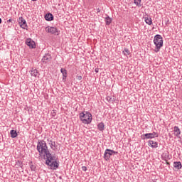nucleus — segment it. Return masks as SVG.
I'll list each match as a JSON object with an SVG mask.
<instances>
[{"label":"nucleus","mask_w":182,"mask_h":182,"mask_svg":"<svg viewBox=\"0 0 182 182\" xmlns=\"http://www.w3.org/2000/svg\"><path fill=\"white\" fill-rule=\"evenodd\" d=\"M0 23H2V18H0Z\"/></svg>","instance_id":"obj_33"},{"label":"nucleus","mask_w":182,"mask_h":182,"mask_svg":"<svg viewBox=\"0 0 182 182\" xmlns=\"http://www.w3.org/2000/svg\"><path fill=\"white\" fill-rule=\"evenodd\" d=\"M97 129L100 132H103L105 130V123L100 122L97 124Z\"/></svg>","instance_id":"obj_19"},{"label":"nucleus","mask_w":182,"mask_h":182,"mask_svg":"<svg viewBox=\"0 0 182 182\" xmlns=\"http://www.w3.org/2000/svg\"><path fill=\"white\" fill-rule=\"evenodd\" d=\"M9 22H12V19H9L8 21H7V23H9Z\"/></svg>","instance_id":"obj_30"},{"label":"nucleus","mask_w":182,"mask_h":182,"mask_svg":"<svg viewBox=\"0 0 182 182\" xmlns=\"http://www.w3.org/2000/svg\"><path fill=\"white\" fill-rule=\"evenodd\" d=\"M18 23L23 29H25V28L28 27V25L26 24V21L23 18V17H19Z\"/></svg>","instance_id":"obj_9"},{"label":"nucleus","mask_w":182,"mask_h":182,"mask_svg":"<svg viewBox=\"0 0 182 182\" xmlns=\"http://www.w3.org/2000/svg\"><path fill=\"white\" fill-rule=\"evenodd\" d=\"M29 166L31 171H35V170H36V166L33 164V162L31 161L29 163Z\"/></svg>","instance_id":"obj_23"},{"label":"nucleus","mask_w":182,"mask_h":182,"mask_svg":"<svg viewBox=\"0 0 182 182\" xmlns=\"http://www.w3.org/2000/svg\"><path fill=\"white\" fill-rule=\"evenodd\" d=\"M45 19L48 21H53V14L48 13L45 15Z\"/></svg>","instance_id":"obj_15"},{"label":"nucleus","mask_w":182,"mask_h":182,"mask_svg":"<svg viewBox=\"0 0 182 182\" xmlns=\"http://www.w3.org/2000/svg\"><path fill=\"white\" fill-rule=\"evenodd\" d=\"M48 144L50 146V149H52L53 150H54L53 147H56V143L52 140L49 141Z\"/></svg>","instance_id":"obj_22"},{"label":"nucleus","mask_w":182,"mask_h":182,"mask_svg":"<svg viewBox=\"0 0 182 182\" xmlns=\"http://www.w3.org/2000/svg\"><path fill=\"white\" fill-rule=\"evenodd\" d=\"M173 132H174V136L178 137V139H180V134H181V130H180V128H178V127L175 126L173 127Z\"/></svg>","instance_id":"obj_12"},{"label":"nucleus","mask_w":182,"mask_h":182,"mask_svg":"<svg viewBox=\"0 0 182 182\" xmlns=\"http://www.w3.org/2000/svg\"><path fill=\"white\" fill-rule=\"evenodd\" d=\"M107 100H109V101H110V100H112V98L110 97H107Z\"/></svg>","instance_id":"obj_29"},{"label":"nucleus","mask_w":182,"mask_h":182,"mask_svg":"<svg viewBox=\"0 0 182 182\" xmlns=\"http://www.w3.org/2000/svg\"><path fill=\"white\" fill-rule=\"evenodd\" d=\"M105 23L106 25L109 26L112 23V18H110V16H107V17L105 18Z\"/></svg>","instance_id":"obj_20"},{"label":"nucleus","mask_w":182,"mask_h":182,"mask_svg":"<svg viewBox=\"0 0 182 182\" xmlns=\"http://www.w3.org/2000/svg\"><path fill=\"white\" fill-rule=\"evenodd\" d=\"M97 12H100V9H97Z\"/></svg>","instance_id":"obj_31"},{"label":"nucleus","mask_w":182,"mask_h":182,"mask_svg":"<svg viewBox=\"0 0 182 182\" xmlns=\"http://www.w3.org/2000/svg\"><path fill=\"white\" fill-rule=\"evenodd\" d=\"M148 146H149V147H151V149H157V147H159V143L153 140H149L148 141Z\"/></svg>","instance_id":"obj_13"},{"label":"nucleus","mask_w":182,"mask_h":182,"mask_svg":"<svg viewBox=\"0 0 182 182\" xmlns=\"http://www.w3.org/2000/svg\"><path fill=\"white\" fill-rule=\"evenodd\" d=\"M31 1H38V0H31Z\"/></svg>","instance_id":"obj_34"},{"label":"nucleus","mask_w":182,"mask_h":182,"mask_svg":"<svg viewBox=\"0 0 182 182\" xmlns=\"http://www.w3.org/2000/svg\"><path fill=\"white\" fill-rule=\"evenodd\" d=\"M144 139H154L155 137H159V134L157 132L148 133L143 135Z\"/></svg>","instance_id":"obj_8"},{"label":"nucleus","mask_w":182,"mask_h":182,"mask_svg":"<svg viewBox=\"0 0 182 182\" xmlns=\"http://www.w3.org/2000/svg\"><path fill=\"white\" fill-rule=\"evenodd\" d=\"M26 45L30 48V49H35L36 48V44L31 38L26 39Z\"/></svg>","instance_id":"obj_7"},{"label":"nucleus","mask_w":182,"mask_h":182,"mask_svg":"<svg viewBox=\"0 0 182 182\" xmlns=\"http://www.w3.org/2000/svg\"><path fill=\"white\" fill-rule=\"evenodd\" d=\"M46 31L47 32V33H50L51 35H59V33H60V31H59V29H58V28L56 27H52V26H47L46 27Z\"/></svg>","instance_id":"obj_5"},{"label":"nucleus","mask_w":182,"mask_h":182,"mask_svg":"<svg viewBox=\"0 0 182 182\" xmlns=\"http://www.w3.org/2000/svg\"><path fill=\"white\" fill-rule=\"evenodd\" d=\"M76 79H77V80H82V76L77 75Z\"/></svg>","instance_id":"obj_26"},{"label":"nucleus","mask_w":182,"mask_h":182,"mask_svg":"<svg viewBox=\"0 0 182 182\" xmlns=\"http://www.w3.org/2000/svg\"><path fill=\"white\" fill-rule=\"evenodd\" d=\"M44 157H46V164L48 166L50 164L53 160H55V156H52V154H50V151H48L47 153L43 154Z\"/></svg>","instance_id":"obj_6"},{"label":"nucleus","mask_w":182,"mask_h":182,"mask_svg":"<svg viewBox=\"0 0 182 182\" xmlns=\"http://www.w3.org/2000/svg\"><path fill=\"white\" fill-rule=\"evenodd\" d=\"M95 73H99V68H95Z\"/></svg>","instance_id":"obj_28"},{"label":"nucleus","mask_w":182,"mask_h":182,"mask_svg":"<svg viewBox=\"0 0 182 182\" xmlns=\"http://www.w3.org/2000/svg\"><path fill=\"white\" fill-rule=\"evenodd\" d=\"M173 167H175V168H176L177 170L181 169V167H182L181 162H180V161L174 162Z\"/></svg>","instance_id":"obj_17"},{"label":"nucleus","mask_w":182,"mask_h":182,"mask_svg":"<svg viewBox=\"0 0 182 182\" xmlns=\"http://www.w3.org/2000/svg\"><path fill=\"white\" fill-rule=\"evenodd\" d=\"M145 23L147 25H153V21L151 20V18H149V17H145Z\"/></svg>","instance_id":"obj_21"},{"label":"nucleus","mask_w":182,"mask_h":182,"mask_svg":"<svg viewBox=\"0 0 182 182\" xmlns=\"http://www.w3.org/2000/svg\"><path fill=\"white\" fill-rule=\"evenodd\" d=\"M47 166H49L51 170H56L59 168V164L56 161H53L49 165Z\"/></svg>","instance_id":"obj_11"},{"label":"nucleus","mask_w":182,"mask_h":182,"mask_svg":"<svg viewBox=\"0 0 182 182\" xmlns=\"http://www.w3.org/2000/svg\"><path fill=\"white\" fill-rule=\"evenodd\" d=\"M80 120L84 124H90L92 123V114L87 111H84L79 114Z\"/></svg>","instance_id":"obj_1"},{"label":"nucleus","mask_w":182,"mask_h":182,"mask_svg":"<svg viewBox=\"0 0 182 182\" xmlns=\"http://www.w3.org/2000/svg\"><path fill=\"white\" fill-rule=\"evenodd\" d=\"M154 43L156 46L154 50L156 53L160 52V49L163 48V37L160 34H157L154 38Z\"/></svg>","instance_id":"obj_3"},{"label":"nucleus","mask_w":182,"mask_h":182,"mask_svg":"<svg viewBox=\"0 0 182 182\" xmlns=\"http://www.w3.org/2000/svg\"><path fill=\"white\" fill-rule=\"evenodd\" d=\"M117 151H113L109 149H107L104 154V159L106 161H109L110 160V156H113V154H117Z\"/></svg>","instance_id":"obj_4"},{"label":"nucleus","mask_w":182,"mask_h":182,"mask_svg":"<svg viewBox=\"0 0 182 182\" xmlns=\"http://www.w3.org/2000/svg\"><path fill=\"white\" fill-rule=\"evenodd\" d=\"M82 171H86L87 170V168L86 166H82Z\"/></svg>","instance_id":"obj_27"},{"label":"nucleus","mask_w":182,"mask_h":182,"mask_svg":"<svg viewBox=\"0 0 182 182\" xmlns=\"http://www.w3.org/2000/svg\"><path fill=\"white\" fill-rule=\"evenodd\" d=\"M31 76H34V77H39V73L38 72V70L34 69L31 71Z\"/></svg>","instance_id":"obj_18"},{"label":"nucleus","mask_w":182,"mask_h":182,"mask_svg":"<svg viewBox=\"0 0 182 182\" xmlns=\"http://www.w3.org/2000/svg\"><path fill=\"white\" fill-rule=\"evenodd\" d=\"M52 60V56L50 54H45V55L42 58L43 63H49Z\"/></svg>","instance_id":"obj_10"},{"label":"nucleus","mask_w":182,"mask_h":182,"mask_svg":"<svg viewBox=\"0 0 182 182\" xmlns=\"http://www.w3.org/2000/svg\"><path fill=\"white\" fill-rule=\"evenodd\" d=\"M60 72L63 75V80H66V77H68V71L65 68H61Z\"/></svg>","instance_id":"obj_14"},{"label":"nucleus","mask_w":182,"mask_h":182,"mask_svg":"<svg viewBox=\"0 0 182 182\" xmlns=\"http://www.w3.org/2000/svg\"><path fill=\"white\" fill-rule=\"evenodd\" d=\"M11 138L15 139L18 137V132H16V130L12 129L10 131Z\"/></svg>","instance_id":"obj_16"},{"label":"nucleus","mask_w":182,"mask_h":182,"mask_svg":"<svg viewBox=\"0 0 182 182\" xmlns=\"http://www.w3.org/2000/svg\"><path fill=\"white\" fill-rule=\"evenodd\" d=\"M123 53L125 56H127L130 53V50H129L127 48H124Z\"/></svg>","instance_id":"obj_25"},{"label":"nucleus","mask_w":182,"mask_h":182,"mask_svg":"<svg viewBox=\"0 0 182 182\" xmlns=\"http://www.w3.org/2000/svg\"><path fill=\"white\" fill-rule=\"evenodd\" d=\"M166 164H167L168 166H170V163L168 162V161H166Z\"/></svg>","instance_id":"obj_32"},{"label":"nucleus","mask_w":182,"mask_h":182,"mask_svg":"<svg viewBox=\"0 0 182 182\" xmlns=\"http://www.w3.org/2000/svg\"><path fill=\"white\" fill-rule=\"evenodd\" d=\"M37 151L39 153V156H42V154H46L49 149H48V145L46 144V141L44 140H38L37 142Z\"/></svg>","instance_id":"obj_2"},{"label":"nucleus","mask_w":182,"mask_h":182,"mask_svg":"<svg viewBox=\"0 0 182 182\" xmlns=\"http://www.w3.org/2000/svg\"><path fill=\"white\" fill-rule=\"evenodd\" d=\"M134 3L135 5H136V6H139V8L141 6V0H134Z\"/></svg>","instance_id":"obj_24"}]
</instances>
